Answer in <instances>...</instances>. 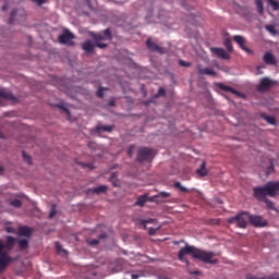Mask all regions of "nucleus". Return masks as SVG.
Wrapping results in <instances>:
<instances>
[{
    "instance_id": "nucleus-39",
    "label": "nucleus",
    "mask_w": 279,
    "mask_h": 279,
    "mask_svg": "<svg viewBox=\"0 0 279 279\" xmlns=\"http://www.w3.org/2000/svg\"><path fill=\"white\" fill-rule=\"evenodd\" d=\"M56 214H57L56 206L52 205L51 208H50V213H49V219H53Z\"/></svg>"
},
{
    "instance_id": "nucleus-33",
    "label": "nucleus",
    "mask_w": 279,
    "mask_h": 279,
    "mask_svg": "<svg viewBox=\"0 0 279 279\" xmlns=\"http://www.w3.org/2000/svg\"><path fill=\"white\" fill-rule=\"evenodd\" d=\"M56 250H57V253H64L66 254V250H63V245H61L59 242H56Z\"/></svg>"
},
{
    "instance_id": "nucleus-46",
    "label": "nucleus",
    "mask_w": 279,
    "mask_h": 279,
    "mask_svg": "<svg viewBox=\"0 0 279 279\" xmlns=\"http://www.w3.org/2000/svg\"><path fill=\"white\" fill-rule=\"evenodd\" d=\"M16 11H12L11 13V20H9V25L13 24V19H15Z\"/></svg>"
},
{
    "instance_id": "nucleus-58",
    "label": "nucleus",
    "mask_w": 279,
    "mask_h": 279,
    "mask_svg": "<svg viewBox=\"0 0 279 279\" xmlns=\"http://www.w3.org/2000/svg\"><path fill=\"white\" fill-rule=\"evenodd\" d=\"M113 177H114V173L111 174V178H113Z\"/></svg>"
},
{
    "instance_id": "nucleus-17",
    "label": "nucleus",
    "mask_w": 279,
    "mask_h": 279,
    "mask_svg": "<svg viewBox=\"0 0 279 279\" xmlns=\"http://www.w3.org/2000/svg\"><path fill=\"white\" fill-rule=\"evenodd\" d=\"M218 88H220L223 92L231 93L232 95L241 96V93L233 87L227 86L223 83H218Z\"/></svg>"
},
{
    "instance_id": "nucleus-2",
    "label": "nucleus",
    "mask_w": 279,
    "mask_h": 279,
    "mask_svg": "<svg viewBox=\"0 0 279 279\" xmlns=\"http://www.w3.org/2000/svg\"><path fill=\"white\" fill-rule=\"evenodd\" d=\"M16 239L14 236L8 235L7 242L0 239V274L4 272L8 265L12 262L10 252L15 247Z\"/></svg>"
},
{
    "instance_id": "nucleus-23",
    "label": "nucleus",
    "mask_w": 279,
    "mask_h": 279,
    "mask_svg": "<svg viewBox=\"0 0 279 279\" xmlns=\"http://www.w3.org/2000/svg\"><path fill=\"white\" fill-rule=\"evenodd\" d=\"M196 174L201 177L208 175V170L206 169V163L202 162L201 167L196 169Z\"/></svg>"
},
{
    "instance_id": "nucleus-34",
    "label": "nucleus",
    "mask_w": 279,
    "mask_h": 279,
    "mask_svg": "<svg viewBox=\"0 0 279 279\" xmlns=\"http://www.w3.org/2000/svg\"><path fill=\"white\" fill-rule=\"evenodd\" d=\"M223 46H226L227 51H228L229 53H231V52L233 51V47H232V44H231L230 40H226V43H223Z\"/></svg>"
},
{
    "instance_id": "nucleus-44",
    "label": "nucleus",
    "mask_w": 279,
    "mask_h": 279,
    "mask_svg": "<svg viewBox=\"0 0 279 279\" xmlns=\"http://www.w3.org/2000/svg\"><path fill=\"white\" fill-rule=\"evenodd\" d=\"M57 108H60L61 110H63V112H65L68 116H70V110L66 109L64 105H57Z\"/></svg>"
},
{
    "instance_id": "nucleus-21",
    "label": "nucleus",
    "mask_w": 279,
    "mask_h": 279,
    "mask_svg": "<svg viewBox=\"0 0 279 279\" xmlns=\"http://www.w3.org/2000/svg\"><path fill=\"white\" fill-rule=\"evenodd\" d=\"M246 279H279V274L276 272L274 275H268V276L260 277V278H257L254 275H246Z\"/></svg>"
},
{
    "instance_id": "nucleus-7",
    "label": "nucleus",
    "mask_w": 279,
    "mask_h": 279,
    "mask_svg": "<svg viewBox=\"0 0 279 279\" xmlns=\"http://www.w3.org/2000/svg\"><path fill=\"white\" fill-rule=\"evenodd\" d=\"M75 36L73 33L70 32L69 28L63 29V33L58 36V43H60L61 45H66L70 47H73L75 45L74 40Z\"/></svg>"
},
{
    "instance_id": "nucleus-29",
    "label": "nucleus",
    "mask_w": 279,
    "mask_h": 279,
    "mask_svg": "<svg viewBox=\"0 0 279 279\" xmlns=\"http://www.w3.org/2000/svg\"><path fill=\"white\" fill-rule=\"evenodd\" d=\"M174 187L179 189L181 193H189V190L184 187L179 181L174 182Z\"/></svg>"
},
{
    "instance_id": "nucleus-52",
    "label": "nucleus",
    "mask_w": 279,
    "mask_h": 279,
    "mask_svg": "<svg viewBox=\"0 0 279 279\" xmlns=\"http://www.w3.org/2000/svg\"><path fill=\"white\" fill-rule=\"evenodd\" d=\"M106 238H107L106 234H100V235H99V239H102V240H104V239H106Z\"/></svg>"
},
{
    "instance_id": "nucleus-6",
    "label": "nucleus",
    "mask_w": 279,
    "mask_h": 279,
    "mask_svg": "<svg viewBox=\"0 0 279 279\" xmlns=\"http://www.w3.org/2000/svg\"><path fill=\"white\" fill-rule=\"evenodd\" d=\"M155 158V150L150 147H141L137 151L136 160L140 163H144L147 161H153Z\"/></svg>"
},
{
    "instance_id": "nucleus-42",
    "label": "nucleus",
    "mask_w": 279,
    "mask_h": 279,
    "mask_svg": "<svg viewBox=\"0 0 279 279\" xmlns=\"http://www.w3.org/2000/svg\"><path fill=\"white\" fill-rule=\"evenodd\" d=\"M4 231H7L9 234H15L16 230L13 227H7L4 228Z\"/></svg>"
},
{
    "instance_id": "nucleus-54",
    "label": "nucleus",
    "mask_w": 279,
    "mask_h": 279,
    "mask_svg": "<svg viewBox=\"0 0 279 279\" xmlns=\"http://www.w3.org/2000/svg\"><path fill=\"white\" fill-rule=\"evenodd\" d=\"M2 10H3V11H7V10H8V7H7V5H3V7H2Z\"/></svg>"
},
{
    "instance_id": "nucleus-5",
    "label": "nucleus",
    "mask_w": 279,
    "mask_h": 279,
    "mask_svg": "<svg viewBox=\"0 0 279 279\" xmlns=\"http://www.w3.org/2000/svg\"><path fill=\"white\" fill-rule=\"evenodd\" d=\"M250 218V214L247 211H241L236 216H233L227 220L229 225H236L240 229H246L247 228V221Z\"/></svg>"
},
{
    "instance_id": "nucleus-11",
    "label": "nucleus",
    "mask_w": 279,
    "mask_h": 279,
    "mask_svg": "<svg viewBox=\"0 0 279 279\" xmlns=\"http://www.w3.org/2000/svg\"><path fill=\"white\" fill-rule=\"evenodd\" d=\"M147 49L150 50L154 53L165 54L166 51L162 47L158 46L155 41H153L150 38L146 41Z\"/></svg>"
},
{
    "instance_id": "nucleus-36",
    "label": "nucleus",
    "mask_w": 279,
    "mask_h": 279,
    "mask_svg": "<svg viewBox=\"0 0 279 279\" xmlns=\"http://www.w3.org/2000/svg\"><path fill=\"white\" fill-rule=\"evenodd\" d=\"M147 223H151V225H156L157 223V220L154 219V218H150L148 220H141V226H145Z\"/></svg>"
},
{
    "instance_id": "nucleus-43",
    "label": "nucleus",
    "mask_w": 279,
    "mask_h": 279,
    "mask_svg": "<svg viewBox=\"0 0 279 279\" xmlns=\"http://www.w3.org/2000/svg\"><path fill=\"white\" fill-rule=\"evenodd\" d=\"M87 243L92 246H96L99 244V241L97 239L88 240Z\"/></svg>"
},
{
    "instance_id": "nucleus-18",
    "label": "nucleus",
    "mask_w": 279,
    "mask_h": 279,
    "mask_svg": "<svg viewBox=\"0 0 279 279\" xmlns=\"http://www.w3.org/2000/svg\"><path fill=\"white\" fill-rule=\"evenodd\" d=\"M114 130V125H97L95 126V132H97V134H100L101 131L106 132V133H112Z\"/></svg>"
},
{
    "instance_id": "nucleus-20",
    "label": "nucleus",
    "mask_w": 279,
    "mask_h": 279,
    "mask_svg": "<svg viewBox=\"0 0 279 279\" xmlns=\"http://www.w3.org/2000/svg\"><path fill=\"white\" fill-rule=\"evenodd\" d=\"M264 62L268 65H276V59L270 52L264 54Z\"/></svg>"
},
{
    "instance_id": "nucleus-57",
    "label": "nucleus",
    "mask_w": 279,
    "mask_h": 279,
    "mask_svg": "<svg viewBox=\"0 0 279 279\" xmlns=\"http://www.w3.org/2000/svg\"><path fill=\"white\" fill-rule=\"evenodd\" d=\"M2 135H3V134H2L1 131H0V138H2Z\"/></svg>"
},
{
    "instance_id": "nucleus-26",
    "label": "nucleus",
    "mask_w": 279,
    "mask_h": 279,
    "mask_svg": "<svg viewBox=\"0 0 279 279\" xmlns=\"http://www.w3.org/2000/svg\"><path fill=\"white\" fill-rule=\"evenodd\" d=\"M263 119L268 123L269 125H275L276 124V118L268 116V114H263Z\"/></svg>"
},
{
    "instance_id": "nucleus-3",
    "label": "nucleus",
    "mask_w": 279,
    "mask_h": 279,
    "mask_svg": "<svg viewBox=\"0 0 279 279\" xmlns=\"http://www.w3.org/2000/svg\"><path fill=\"white\" fill-rule=\"evenodd\" d=\"M278 193L279 181H269L265 185L253 187V197L258 202L266 201L267 197H275Z\"/></svg>"
},
{
    "instance_id": "nucleus-16",
    "label": "nucleus",
    "mask_w": 279,
    "mask_h": 279,
    "mask_svg": "<svg viewBox=\"0 0 279 279\" xmlns=\"http://www.w3.org/2000/svg\"><path fill=\"white\" fill-rule=\"evenodd\" d=\"M197 69H198L199 75H207V76H216L217 75V73L214 71V69L202 68L201 65H198Z\"/></svg>"
},
{
    "instance_id": "nucleus-4",
    "label": "nucleus",
    "mask_w": 279,
    "mask_h": 279,
    "mask_svg": "<svg viewBox=\"0 0 279 279\" xmlns=\"http://www.w3.org/2000/svg\"><path fill=\"white\" fill-rule=\"evenodd\" d=\"M93 40L95 43V47L98 49H107L108 45L101 41L112 40V33L110 28H106L102 33H92Z\"/></svg>"
},
{
    "instance_id": "nucleus-24",
    "label": "nucleus",
    "mask_w": 279,
    "mask_h": 279,
    "mask_svg": "<svg viewBox=\"0 0 279 279\" xmlns=\"http://www.w3.org/2000/svg\"><path fill=\"white\" fill-rule=\"evenodd\" d=\"M9 205H11L12 207H14L15 209H20L23 206V203L21 199L19 198H10L9 199Z\"/></svg>"
},
{
    "instance_id": "nucleus-1",
    "label": "nucleus",
    "mask_w": 279,
    "mask_h": 279,
    "mask_svg": "<svg viewBox=\"0 0 279 279\" xmlns=\"http://www.w3.org/2000/svg\"><path fill=\"white\" fill-rule=\"evenodd\" d=\"M186 255H191L192 258L198 259L199 262H204L205 264L216 265L218 260L215 258L214 252H206L204 250L195 248L193 245H185L184 247H181L178 254V259L181 263H184L185 265H190V262L186 257Z\"/></svg>"
},
{
    "instance_id": "nucleus-50",
    "label": "nucleus",
    "mask_w": 279,
    "mask_h": 279,
    "mask_svg": "<svg viewBox=\"0 0 279 279\" xmlns=\"http://www.w3.org/2000/svg\"><path fill=\"white\" fill-rule=\"evenodd\" d=\"M271 171H274V165H270V167L268 168V173H271Z\"/></svg>"
},
{
    "instance_id": "nucleus-47",
    "label": "nucleus",
    "mask_w": 279,
    "mask_h": 279,
    "mask_svg": "<svg viewBox=\"0 0 279 279\" xmlns=\"http://www.w3.org/2000/svg\"><path fill=\"white\" fill-rule=\"evenodd\" d=\"M32 1H34L38 5H44L47 2V0H32Z\"/></svg>"
},
{
    "instance_id": "nucleus-48",
    "label": "nucleus",
    "mask_w": 279,
    "mask_h": 279,
    "mask_svg": "<svg viewBox=\"0 0 279 279\" xmlns=\"http://www.w3.org/2000/svg\"><path fill=\"white\" fill-rule=\"evenodd\" d=\"M87 146H88V148H92V149H95V148H96V144L93 143V142H89V143L87 144Z\"/></svg>"
},
{
    "instance_id": "nucleus-12",
    "label": "nucleus",
    "mask_w": 279,
    "mask_h": 279,
    "mask_svg": "<svg viewBox=\"0 0 279 279\" xmlns=\"http://www.w3.org/2000/svg\"><path fill=\"white\" fill-rule=\"evenodd\" d=\"M211 53L216 57L222 59V60H230V53H227V51L222 48H211Z\"/></svg>"
},
{
    "instance_id": "nucleus-32",
    "label": "nucleus",
    "mask_w": 279,
    "mask_h": 279,
    "mask_svg": "<svg viewBox=\"0 0 279 279\" xmlns=\"http://www.w3.org/2000/svg\"><path fill=\"white\" fill-rule=\"evenodd\" d=\"M259 202H265L266 206H267L269 209L275 210V204H274L271 201H269L268 198L263 199V201H259Z\"/></svg>"
},
{
    "instance_id": "nucleus-55",
    "label": "nucleus",
    "mask_w": 279,
    "mask_h": 279,
    "mask_svg": "<svg viewBox=\"0 0 279 279\" xmlns=\"http://www.w3.org/2000/svg\"><path fill=\"white\" fill-rule=\"evenodd\" d=\"M192 274H194V275H198L199 274V271L198 270H195L194 272H192Z\"/></svg>"
},
{
    "instance_id": "nucleus-31",
    "label": "nucleus",
    "mask_w": 279,
    "mask_h": 279,
    "mask_svg": "<svg viewBox=\"0 0 279 279\" xmlns=\"http://www.w3.org/2000/svg\"><path fill=\"white\" fill-rule=\"evenodd\" d=\"M266 32H269L271 35L278 34V32H276V28L272 24L266 25Z\"/></svg>"
},
{
    "instance_id": "nucleus-13",
    "label": "nucleus",
    "mask_w": 279,
    "mask_h": 279,
    "mask_svg": "<svg viewBox=\"0 0 279 279\" xmlns=\"http://www.w3.org/2000/svg\"><path fill=\"white\" fill-rule=\"evenodd\" d=\"M34 229L28 226H22L19 228V236L31 238L33 235Z\"/></svg>"
},
{
    "instance_id": "nucleus-19",
    "label": "nucleus",
    "mask_w": 279,
    "mask_h": 279,
    "mask_svg": "<svg viewBox=\"0 0 279 279\" xmlns=\"http://www.w3.org/2000/svg\"><path fill=\"white\" fill-rule=\"evenodd\" d=\"M171 197V194H169L168 192H160L157 195H154L149 201L150 202H160V198H168Z\"/></svg>"
},
{
    "instance_id": "nucleus-41",
    "label": "nucleus",
    "mask_w": 279,
    "mask_h": 279,
    "mask_svg": "<svg viewBox=\"0 0 279 279\" xmlns=\"http://www.w3.org/2000/svg\"><path fill=\"white\" fill-rule=\"evenodd\" d=\"M166 95V89L163 87H159L158 93L156 94V97H162Z\"/></svg>"
},
{
    "instance_id": "nucleus-14",
    "label": "nucleus",
    "mask_w": 279,
    "mask_h": 279,
    "mask_svg": "<svg viewBox=\"0 0 279 279\" xmlns=\"http://www.w3.org/2000/svg\"><path fill=\"white\" fill-rule=\"evenodd\" d=\"M95 47H96V43L95 41L93 44L90 40H87V41H84L82 44V49L87 54H90V53L95 52Z\"/></svg>"
},
{
    "instance_id": "nucleus-30",
    "label": "nucleus",
    "mask_w": 279,
    "mask_h": 279,
    "mask_svg": "<svg viewBox=\"0 0 279 279\" xmlns=\"http://www.w3.org/2000/svg\"><path fill=\"white\" fill-rule=\"evenodd\" d=\"M268 1V4L271 7V10L278 11L279 10V2L275 0H266Z\"/></svg>"
},
{
    "instance_id": "nucleus-27",
    "label": "nucleus",
    "mask_w": 279,
    "mask_h": 279,
    "mask_svg": "<svg viewBox=\"0 0 279 279\" xmlns=\"http://www.w3.org/2000/svg\"><path fill=\"white\" fill-rule=\"evenodd\" d=\"M19 248L22 251H26L28 248V240L22 239L19 241Z\"/></svg>"
},
{
    "instance_id": "nucleus-45",
    "label": "nucleus",
    "mask_w": 279,
    "mask_h": 279,
    "mask_svg": "<svg viewBox=\"0 0 279 279\" xmlns=\"http://www.w3.org/2000/svg\"><path fill=\"white\" fill-rule=\"evenodd\" d=\"M134 148H135L134 145H131V146L129 147L128 154H129L130 157H133Z\"/></svg>"
},
{
    "instance_id": "nucleus-35",
    "label": "nucleus",
    "mask_w": 279,
    "mask_h": 279,
    "mask_svg": "<svg viewBox=\"0 0 279 279\" xmlns=\"http://www.w3.org/2000/svg\"><path fill=\"white\" fill-rule=\"evenodd\" d=\"M22 156L25 162L32 165V157L26 154V151H22Z\"/></svg>"
},
{
    "instance_id": "nucleus-8",
    "label": "nucleus",
    "mask_w": 279,
    "mask_h": 279,
    "mask_svg": "<svg viewBox=\"0 0 279 279\" xmlns=\"http://www.w3.org/2000/svg\"><path fill=\"white\" fill-rule=\"evenodd\" d=\"M275 85H276V82L271 81L270 77L266 76V77L260 78L259 84L257 86V90L259 93H265V92L269 90Z\"/></svg>"
},
{
    "instance_id": "nucleus-56",
    "label": "nucleus",
    "mask_w": 279,
    "mask_h": 279,
    "mask_svg": "<svg viewBox=\"0 0 279 279\" xmlns=\"http://www.w3.org/2000/svg\"><path fill=\"white\" fill-rule=\"evenodd\" d=\"M143 229H145V230L147 229L146 225H143Z\"/></svg>"
},
{
    "instance_id": "nucleus-51",
    "label": "nucleus",
    "mask_w": 279,
    "mask_h": 279,
    "mask_svg": "<svg viewBox=\"0 0 279 279\" xmlns=\"http://www.w3.org/2000/svg\"><path fill=\"white\" fill-rule=\"evenodd\" d=\"M131 278H132V279H138V278H140V275H131Z\"/></svg>"
},
{
    "instance_id": "nucleus-40",
    "label": "nucleus",
    "mask_w": 279,
    "mask_h": 279,
    "mask_svg": "<svg viewBox=\"0 0 279 279\" xmlns=\"http://www.w3.org/2000/svg\"><path fill=\"white\" fill-rule=\"evenodd\" d=\"M179 65L183 66V68H190V66H192V63L191 62H185L183 60H179Z\"/></svg>"
},
{
    "instance_id": "nucleus-25",
    "label": "nucleus",
    "mask_w": 279,
    "mask_h": 279,
    "mask_svg": "<svg viewBox=\"0 0 279 279\" xmlns=\"http://www.w3.org/2000/svg\"><path fill=\"white\" fill-rule=\"evenodd\" d=\"M147 202V194H143L140 197H137L135 206L144 207Z\"/></svg>"
},
{
    "instance_id": "nucleus-15",
    "label": "nucleus",
    "mask_w": 279,
    "mask_h": 279,
    "mask_svg": "<svg viewBox=\"0 0 279 279\" xmlns=\"http://www.w3.org/2000/svg\"><path fill=\"white\" fill-rule=\"evenodd\" d=\"M0 99L15 101L16 97L13 96L12 92L8 90L7 88H1L0 89Z\"/></svg>"
},
{
    "instance_id": "nucleus-22",
    "label": "nucleus",
    "mask_w": 279,
    "mask_h": 279,
    "mask_svg": "<svg viewBox=\"0 0 279 279\" xmlns=\"http://www.w3.org/2000/svg\"><path fill=\"white\" fill-rule=\"evenodd\" d=\"M94 194H101V193H107L108 186L107 185H98L97 187H94L93 190H89Z\"/></svg>"
},
{
    "instance_id": "nucleus-10",
    "label": "nucleus",
    "mask_w": 279,
    "mask_h": 279,
    "mask_svg": "<svg viewBox=\"0 0 279 279\" xmlns=\"http://www.w3.org/2000/svg\"><path fill=\"white\" fill-rule=\"evenodd\" d=\"M233 41L236 43V45H239V48L242 49L244 52L248 53V54H253V50L248 49L246 46H245V37H242L240 35H235L233 36Z\"/></svg>"
},
{
    "instance_id": "nucleus-49",
    "label": "nucleus",
    "mask_w": 279,
    "mask_h": 279,
    "mask_svg": "<svg viewBox=\"0 0 279 279\" xmlns=\"http://www.w3.org/2000/svg\"><path fill=\"white\" fill-rule=\"evenodd\" d=\"M109 107H114L116 106V102L114 100H109V104H108Z\"/></svg>"
},
{
    "instance_id": "nucleus-28",
    "label": "nucleus",
    "mask_w": 279,
    "mask_h": 279,
    "mask_svg": "<svg viewBox=\"0 0 279 279\" xmlns=\"http://www.w3.org/2000/svg\"><path fill=\"white\" fill-rule=\"evenodd\" d=\"M255 5H257L258 14H264V3L262 0H255Z\"/></svg>"
},
{
    "instance_id": "nucleus-53",
    "label": "nucleus",
    "mask_w": 279,
    "mask_h": 279,
    "mask_svg": "<svg viewBox=\"0 0 279 279\" xmlns=\"http://www.w3.org/2000/svg\"><path fill=\"white\" fill-rule=\"evenodd\" d=\"M4 172V168L2 166H0V173Z\"/></svg>"
},
{
    "instance_id": "nucleus-37",
    "label": "nucleus",
    "mask_w": 279,
    "mask_h": 279,
    "mask_svg": "<svg viewBox=\"0 0 279 279\" xmlns=\"http://www.w3.org/2000/svg\"><path fill=\"white\" fill-rule=\"evenodd\" d=\"M105 90H108V88L107 87H99L98 88V90H97V97L99 98V99H101L102 97H104V92Z\"/></svg>"
},
{
    "instance_id": "nucleus-9",
    "label": "nucleus",
    "mask_w": 279,
    "mask_h": 279,
    "mask_svg": "<svg viewBox=\"0 0 279 279\" xmlns=\"http://www.w3.org/2000/svg\"><path fill=\"white\" fill-rule=\"evenodd\" d=\"M248 222L251 226L254 228H265L267 227V220H264L263 216H256V215H251L248 217Z\"/></svg>"
},
{
    "instance_id": "nucleus-38",
    "label": "nucleus",
    "mask_w": 279,
    "mask_h": 279,
    "mask_svg": "<svg viewBox=\"0 0 279 279\" xmlns=\"http://www.w3.org/2000/svg\"><path fill=\"white\" fill-rule=\"evenodd\" d=\"M160 229H161V227H158L157 229H154V228L148 229V235L155 236L156 232L159 231Z\"/></svg>"
}]
</instances>
